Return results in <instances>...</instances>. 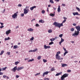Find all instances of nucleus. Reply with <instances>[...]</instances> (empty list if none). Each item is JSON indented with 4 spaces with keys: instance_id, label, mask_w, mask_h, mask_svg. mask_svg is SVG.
Here are the masks:
<instances>
[{
    "instance_id": "f257e3e1",
    "label": "nucleus",
    "mask_w": 80,
    "mask_h": 80,
    "mask_svg": "<svg viewBox=\"0 0 80 80\" xmlns=\"http://www.w3.org/2000/svg\"><path fill=\"white\" fill-rule=\"evenodd\" d=\"M53 25H55V27H58L59 28H60L61 27H63V23H60L56 22H55L53 23Z\"/></svg>"
},
{
    "instance_id": "f03ea898",
    "label": "nucleus",
    "mask_w": 80,
    "mask_h": 80,
    "mask_svg": "<svg viewBox=\"0 0 80 80\" xmlns=\"http://www.w3.org/2000/svg\"><path fill=\"white\" fill-rule=\"evenodd\" d=\"M79 33H80V32L79 31H75L74 33L72 34V36L73 37L74 36V37H76L77 36H78V35H79Z\"/></svg>"
},
{
    "instance_id": "7ed1b4c3",
    "label": "nucleus",
    "mask_w": 80,
    "mask_h": 80,
    "mask_svg": "<svg viewBox=\"0 0 80 80\" xmlns=\"http://www.w3.org/2000/svg\"><path fill=\"white\" fill-rule=\"evenodd\" d=\"M68 76V73H65L61 77L64 79H64V78H66V77H67Z\"/></svg>"
},
{
    "instance_id": "20e7f679",
    "label": "nucleus",
    "mask_w": 80,
    "mask_h": 80,
    "mask_svg": "<svg viewBox=\"0 0 80 80\" xmlns=\"http://www.w3.org/2000/svg\"><path fill=\"white\" fill-rule=\"evenodd\" d=\"M24 14H27L29 12V9H24Z\"/></svg>"
},
{
    "instance_id": "39448f33",
    "label": "nucleus",
    "mask_w": 80,
    "mask_h": 80,
    "mask_svg": "<svg viewBox=\"0 0 80 80\" xmlns=\"http://www.w3.org/2000/svg\"><path fill=\"white\" fill-rule=\"evenodd\" d=\"M56 58L58 59V60H63V58H60V55H56Z\"/></svg>"
},
{
    "instance_id": "423d86ee",
    "label": "nucleus",
    "mask_w": 80,
    "mask_h": 80,
    "mask_svg": "<svg viewBox=\"0 0 80 80\" xmlns=\"http://www.w3.org/2000/svg\"><path fill=\"white\" fill-rule=\"evenodd\" d=\"M17 13H18V12H16V13H15L12 16V17L13 18H15L16 17H17Z\"/></svg>"
},
{
    "instance_id": "0eeeda50",
    "label": "nucleus",
    "mask_w": 80,
    "mask_h": 80,
    "mask_svg": "<svg viewBox=\"0 0 80 80\" xmlns=\"http://www.w3.org/2000/svg\"><path fill=\"white\" fill-rule=\"evenodd\" d=\"M17 70V66L14 67L11 70V71H13L14 72L16 71V70Z\"/></svg>"
},
{
    "instance_id": "6e6552de",
    "label": "nucleus",
    "mask_w": 80,
    "mask_h": 80,
    "mask_svg": "<svg viewBox=\"0 0 80 80\" xmlns=\"http://www.w3.org/2000/svg\"><path fill=\"white\" fill-rule=\"evenodd\" d=\"M11 32V30H9L6 32V34L7 35H8L9 33H10Z\"/></svg>"
},
{
    "instance_id": "1a4fd4ad",
    "label": "nucleus",
    "mask_w": 80,
    "mask_h": 80,
    "mask_svg": "<svg viewBox=\"0 0 80 80\" xmlns=\"http://www.w3.org/2000/svg\"><path fill=\"white\" fill-rule=\"evenodd\" d=\"M75 28H76L77 30V31H79V32H80V26H76L75 27Z\"/></svg>"
},
{
    "instance_id": "9d476101",
    "label": "nucleus",
    "mask_w": 80,
    "mask_h": 80,
    "mask_svg": "<svg viewBox=\"0 0 80 80\" xmlns=\"http://www.w3.org/2000/svg\"><path fill=\"white\" fill-rule=\"evenodd\" d=\"M48 73H49V72L48 71L44 72L42 74V77H45V75H48Z\"/></svg>"
},
{
    "instance_id": "9b49d317",
    "label": "nucleus",
    "mask_w": 80,
    "mask_h": 80,
    "mask_svg": "<svg viewBox=\"0 0 80 80\" xmlns=\"http://www.w3.org/2000/svg\"><path fill=\"white\" fill-rule=\"evenodd\" d=\"M23 67H19L17 68V71H20V70H22V69H23Z\"/></svg>"
},
{
    "instance_id": "f8f14e48",
    "label": "nucleus",
    "mask_w": 80,
    "mask_h": 80,
    "mask_svg": "<svg viewBox=\"0 0 80 80\" xmlns=\"http://www.w3.org/2000/svg\"><path fill=\"white\" fill-rule=\"evenodd\" d=\"M44 49H47V48H50V46H47L46 45H45L44 46Z\"/></svg>"
},
{
    "instance_id": "ddd939ff",
    "label": "nucleus",
    "mask_w": 80,
    "mask_h": 80,
    "mask_svg": "<svg viewBox=\"0 0 80 80\" xmlns=\"http://www.w3.org/2000/svg\"><path fill=\"white\" fill-rule=\"evenodd\" d=\"M72 14L73 15L75 16V15H80V14H78V12H72Z\"/></svg>"
},
{
    "instance_id": "4468645a",
    "label": "nucleus",
    "mask_w": 80,
    "mask_h": 80,
    "mask_svg": "<svg viewBox=\"0 0 80 80\" xmlns=\"http://www.w3.org/2000/svg\"><path fill=\"white\" fill-rule=\"evenodd\" d=\"M60 11H61V10L60 9V6H58V12L59 13Z\"/></svg>"
},
{
    "instance_id": "2eb2a0df",
    "label": "nucleus",
    "mask_w": 80,
    "mask_h": 80,
    "mask_svg": "<svg viewBox=\"0 0 80 80\" xmlns=\"http://www.w3.org/2000/svg\"><path fill=\"white\" fill-rule=\"evenodd\" d=\"M36 7H36V6L32 7H31L30 8V10L32 11V10H33V9H34V8H36Z\"/></svg>"
},
{
    "instance_id": "dca6fc26",
    "label": "nucleus",
    "mask_w": 80,
    "mask_h": 80,
    "mask_svg": "<svg viewBox=\"0 0 80 80\" xmlns=\"http://www.w3.org/2000/svg\"><path fill=\"white\" fill-rule=\"evenodd\" d=\"M27 30L29 32H33V29L32 28H29Z\"/></svg>"
},
{
    "instance_id": "f3484780",
    "label": "nucleus",
    "mask_w": 80,
    "mask_h": 80,
    "mask_svg": "<svg viewBox=\"0 0 80 80\" xmlns=\"http://www.w3.org/2000/svg\"><path fill=\"white\" fill-rule=\"evenodd\" d=\"M61 65H62V67H67V64H65L63 63H61Z\"/></svg>"
},
{
    "instance_id": "a211bd4d",
    "label": "nucleus",
    "mask_w": 80,
    "mask_h": 80,
    "mask_svg": "<svg viewBox=\"0 0 80 80\" xmlns=\"http://www.w3.org/2000/svg\"><path fill=\"white\" fill-rule=\"evenodd\" d=\"M62 72L58 73H57L55 75V76H58L59 75L62 74Z\"/></svg>"
},
{
    "instance_id": "6ab92c4d",
    "label": "nucleus",
    "mask_w": 80,
    "mask_h": 80,
    "mask_svg": "<svg viewBox=\"0 0 80 80\" xmlns=\"http://www.w3.org/2000/svg\"><path fill=\"white\" fill-rule=\"evenodd\" d=\"M39 23H44V21L42 20V19H41L39 20Z\"/></svg>"
},
{
    "instance_id": "aec40b11",
    "label": "nucleus",
    "mask_w": 80,
    "mask_h": 80,
    "mask_svg": "<svg viewBox=\"0 0 80 80\" xmlns=\"http://www.w3.org/2000/svg\"><path fill=\"white\" fill-rule=\"evenodd\" d=\"M18 48V46L17 45H15L13 47L14 49H16V48Z\"/></svg>"
},
{
    "instance_id": "412c9836",
    "label": "nucleus",
    "mask_w": 80,
    "mask_h": 80,
    "mask_svg": "<svg viewBox=\"0 0 80 80\" xmlns=\"http://www.w3.org/2000/svg\"><path fill=\"white\" fill-rule=\"evenodd\" d=\"M48 32L49 33H51L52 32V29H50L48 31Z\"/></svg>"
},
{
    "instance_id": "4be33fe9",
    "label": "nucleus",
    "mask_w": 80,
    "mask_h": 80,
    "mask_svg": "<svg viewBox=\"0 0 80 80\" xmlns=\"http://www.w3.org/2000/svg\"><path fill=\"white\" fill-rule=\"evenodd\" d=\"M7 68V67H6L5 68H2V69H1L2 70V71H3V70H6V68Z\"/></svg>"
},
{
    "instance_id": "5701e85b",
    "label": "nucleus",
    "mask_w": 80,
    "mask_h": 80,
    "mask_svg": "<svg viewBox=\"0 0 80 80\" xmlns=\"http://www.w3.org/2000/svg\"><path fill=\"white\" fill-rule=\"evenodd\" d=\"M68 53V52L67 51H65V52L64 53L63 55L64 56H65V55L67 54V53Z\"/></svg>"
},
{
    "instance_id": "b1692460",
    "label": "nucleus",
    "mask_w": 80,
    "mask_h": 80,
    "mask_svg": "<svg viewBox=\"0 0 80 80\" xmlns=\"http://www.w3.org/2000/svg\"><path fill=\"white\" fill-rule=\"evenodd\" d=\"M54 70H55V69L54 67L53 68H52L51 69V71H54Z\"/></svg>"
},
{
    "instance_id": "393cba45",
    "label": "nucleus",
    "mask_w": 80,
    "mask_h": 80,
    "mask_svg": "<svg viewBox=\"0 0 80 80\" xmlns=\"http://www.w3.org/2000/svg\"><path fill=\"white\" fill-rule=\"evenodd\" d=\"M75 30V29H74V28H71L70 29V30L71 31V32H73V31H74V30Z\"/></svg>"
},
{
    "instance_id": "a878e982",
    "label": "nucleus",
    "mask_w": 80,
    "mask_h": 80,
    "mask_svg": "<svg viewBox=\"0 0 80 80\" xmlns=\"http://www.w3.org/2000/svg\"><path fill=\"white\" fill-rule=\"evenodd\" d=\"M61 52L60 51H59L57 52V54L56 55H59V54H60Z\"/></svg>"
},
{
    "instance_id": "bb28decb",
    "label": "nucleus",
    "mask_w": 80,
    "mask_h": 80,
    "mask_svg": "<svg viewBox=\"0 0 80 80\" xmlns=\"http://www.w3.org/2000/svg\"><path fill=\"white\" fill-rule=\"evenodd\" d=\"M19 63V62L18 61H17L15 63V65H18Z\"/></svg>"
},
{
    "instance_id": "cd10ccee",
    "label": "nucleus",
    "mask_w": 80,
    "mask_h": 80,
    "mask_svg": "<svg viewBox=\"0 0 80 80\" xmlns=\"http://www.w3.org/2000/svg\"><path fill=\"white\" fill-rule=\"evenodd\" d=\"M50 16H51V17H54L55 16V14L53 13H50Z\"/></svg>"
},
{
    "instance_id": "c85d7f7f",
    "label": "nucleus",
    "mask_w": 80,
    "mask_h": 80,
    "mask_svg": "<svg viewBox=\"0 0 80 80\" xmlns=\"http://www.w3.org/2000/svg\"><path fill=\"white\" fill-rule=\"evenodd\" d=\"M32 61H34V59H32L31 60H29L28 62H32Z\"/></svg>"
},
{
    "instance_id": "c756f323",
    "label": "nucleus",
    "mask_w": 80,
    "mask_h": 80,
    "mask_svg": "<svg viewBox=\"0 0 80 80\" xmlns=\"http://www.w3.org/2000/svg\"><path fill=\"white\" fill-rule=\"evenodd\" d=\"M1 71H2V69H1V68H0V75H3V73L0 72H1Z\"/></svg>"
},
{
    "instance_id": "7c9ffc66",
    "label": "nucleus",
    "mask_w": 80,
    "mask_h": 80,
    "mask_svg": "<svg viewBox=\"0 0 80 80\" xmlns=\"http://www.w3.org/2000/svg\"><path fill=\"white\" fill-rule=\"evenodd\" d=\"M41 57L40 56H38V60H40V59H41Z\"/></svg>"
},
{
    "instance_id": "2f4dec72",
    "label": "nucleus",
    "mask_w": 80,
    "mask_h": 80,
    "mask_svg": "<svg viewBox=\"0 0 80 80\" xmlns=\"http://www.w3.org/2000/svg\"><path fill=\"white\" fill-rule=\"evenodd\" d=\"M50 40L51 41V42H53L55 40V39L54 38H52L50 39Z\"/></svg>"
},
{
    "instance_id": "473e14b6",
    "label": "nucleus",
    "mask_w": 80,
    "mask_h": 80,
    "mask_svg": "<svg viewBox=\"0 0 80 80\" xmlns=\"http://www.w3.org/2000/svg\"><path fill=\"white\" fill-rule=\"evenodd\" d=\"M37 48H36V49H34L33 50H32V52H36V51H37Z\"/></svg>"
},
{
    "instance_id": "72a5a7b5",
    "label": "nucleus",
    "mask_w": 80,
    "mask_h": 80,
    "mask_svg": "<svg viewBox=\"0 0 80 80\" xmlns=\"http://www.w3.org/2000/svg\"><path fill=\"white\" fill-rule=\"evenodd\" d=\"M3 53H4V51H2L1 52V53L0 54V55H2Z\"/></svg>"
},
{
    "instance_id": "f704fd0d",
    "label": "nucleus",
    "mask_w": 80,
    "mask_h": 80,
    "mask_svg": "<svg viewBox=\"0 0 80 80\" xmlns=\"http://www.w3.org/2000/svg\"><path fill=\"white\" fill-rule=\"evenodd\" d=\"M10 37H8V38H5V40H10Z\"/></svg>"
},
{
    "instance_id": "c9c22d12",
    "label": "nucleus",
    "mask_w": 80,
    "mask_h": 80,
    "mask_svg": "<svg viewBox=\"0 0 80 80\" xmlns=\"http://www.w3.org/2000/svg\"><path fill=\"white\" fill-rule=\"evenodd\" d=\"M43 62H44V63H46V62H47V60L44 59H43Z\"/></svg>"
},
{
    "instance_id": "e433bc0d",
    "label": "nucleus",
    "mask_w": 80,
    "mask_h": 80,
    "mask_svg": "<svg viewBox=\"0 0 80 80\" xmlns=\"http://www.w3.org/2000/svg\"><path fill=\"white\" fill-rule=\"evenodd\" d=\"M49 2L50 3H54V2H53V0H50Z\"/></svg>"
},
{
    "instance_id": "4c0bfd02",
    "label": "nucleus",
    "mask_w": 80,
    "mask_h": 80,
    "mask_svg": "<svg viewBox=\"0 0 80 80\" xmlns=\"http://www.w3.org/2000/svg\"><path fill=\"white\" fill-rule=\"evenodd\" d=\"M52 44H53V42H50L49 43V45H52Z\"/></svg>"
},
{
    "instance_id": "58836bf2",
    "label": "nucleus",
    "mask_w": 80,
    "mask_h": 80,
    "mask_svg": "<svg viewBox=\"0 0 80 80\" xmlns=\"http://www.w3.org/2000/svg\"><path fill=\"white\" fill-rule=\"evenodd\" d=\"M61 41L62 43V42H64V39L63 38H61Z\"/></svg>"
},
{
    "instance_id": "ea45409f",
    "label": "nucleus",
    "mask_w": 80,
    "mask_h": 80,
    "mask_svg": "<svg viewBox=\"0 0 80 80\" xmlns=\"http://www.w3.org/2000/svg\"><path fill=\"white\" fill-rule=\"evenodd\" d=\"M63 36V34H61L59 35V37H60V38H62Z\"/></svg>"
},
{
    "instance_id": "a19ab883",
    "label": "nucleus",
    "mask_w": 80,
    "mask_h": 80,
    "mask_svg": "<svg viewBox=\"0 0 80 80\" xmlns=\"http://www.w3.org/2000/svg\"><path fill=\"white\" fill-rule=\"evenodd\" d=\"M40 74V73L39 72L38 73H37L35 74V76H37V75H38Z\"/></svg>"
},
{
    "instance_id": "79ce46f5",
    "label": "nucleus",
    "mask_w": 80,
    "mask_h": 80,
    "mask_svg": "<svg viewBox=\"0 0 80 80\" xmlns=\"http://www.w3.org/2000/svg\"><path fill=\"white\" fill-rule=\"evenodd\" d=\"M76 9L77 10H78V11H79V12H80V9L79 8H78L77 7H76Z\"/></svg>"
},
{
    "instance_id": "37998d69",
    "label": "nucleus",
    "mask_w": 80,
    "mask_h": 80,
    "mask_svg": "<svg viewBox=\"0 0 80 80\" xmlns=\"http://www.w3.org/2000/svg\"><path fill=\"white\" fill-rule=\"evenodd\" d=\"M34 40V37H32L30 39V40Z\"/></svg>"
},
{
    "instance_id": "c03bdc74",
    "label": "nucleus",
    "mask_w": 80,
    "mask_h": 80,
    "mask_svg": "<svg viewBox=\"0 0 80 80\" xmlns=\"http://www.w3.org/2000/svg\"><path fill=\"white\" fill-rule=\"evenodd\" d=\"M45 11L44 10H42V13L43 14V13H45Z\"/></svg>"
},
{
    "instance_id": "a18cd8bd",
    "label": "nucleus",
    "mask_w": 80,
    "mask_h": 80,
    "mask_svg": "<svg viewBox=\"0 0 80 80\" xmlns=\"http://www.w3.org/2000/svg\"><path fill=\"white\" fill-rule=\"evenodd\" d=\"M50 79L47 78H44V80H49Z\"/></svg>"
},
{
    "instance_id": "49530a36",
    "label": "nucleus",
    "mask_w": 80,
    "mask_h": 80,
    "mask_svg": "<svg viewBox=\"0 0 80 80\" xmlns=\"http://www.w3.org/2000/svg\"><path fill=\"white\" fill-rule=\"evenodd\" d=\"M66 22V19H65L63 21H62V23H64Z\"/></svg>"
},
{
    "instance_id": "de8ad7c7",
    "label": "nucleus",
    "mask_w": 80,
    "mask_h": 80,
    "mask_svg": "<svg viewBox=\"0 0 80 80\" xmlns=\"http://www.w3.org/2000/svg\"><path fill=\"white\" fill-rule=\"evenodd\" d=\"M36 27H40V25H39V24H36Z\"/></svg>"
},
{
    "instance_id": "09e8293b",
    "label": "nucleus",
    "mask_w": 80,
    "mask_h": 80,
    "mask_svg": "<svg viewBox=\"0 0 80 80\" xmlns=\"http://www.w3.org/2000/svg\"><path fill=\"white\" fill-rule=\"evenodd\" d=\"M18 7H22V5L21 4H19L18 6Z\"/></svg>"
},
{
    "instance_id": "8fccbe9b",
    "label": "nucleus",
    "mask_w": 80,
    "mask_h": 80,
    "mask_svg": "<svg viewBox=\"0 0 80 80\" xmlns=\"http://www.w3.org/2000/svg\"><path fill=\"white\" fill-rule=\"evenodd\" d=\"M7 54H8V55H10V52H7Z\"/></svg>"
},
{
    "instance_id": "3c124183",
    "label": "nucleus",
    "mask_w": 80,
    "mask_h": 80,
    "mask_svg": "<svg viewBox=\"0 0 80 80\" xmlns=\"http://www.w3.org/2000/svg\"><path fill=\"white\" fill-rule=\"evenodd\" d=\"M63 48L64 50V51H67V50H66V49L65 48H64V47H63Z\"/></svg>"
},
{
    "instance_id": "603ef678",
    "label": "nucleus",
    "mask_w": 80,
    "mask_h": 80,
    "mask_svg": "<svg viewBox=\"0 0 80 80\" xmlns=\"http://www.w3.org/2000/svg\"><path fill=\"white\" fill-rule=\"evenodd\" d=\"M21 17H23L24 16V14L23 13H22L21 14Z\"/></svg>"
},
{
    "instance_id": "864d4df0",
    "label": "nucleus",
    "mask_w": 80,
    "mask_h": 80,
    "mask_svg": "<svg viewBox=\"0 0 80 80\" xmlns=\"http://www.w3.org/2000/svg\"><path fill=\"white\" fill-rule=\"evenodd\" d=\"M5 12V9H4L3 11H2V13H4Z\"/></svg>"
},
{
    "instance_id": "5fc2aeb1",
    "label": "nucleus",
    "mask_w": 80,
    "mask_h": 80,
    "mask_svg": "<svg viewBox=\"0 0 80 80\" xmlns=\"http://www.w3.org/2000/svg\"><path fill=\"white\" fill-rule=\"evenodd\" d=\"M0 23L1 25L2 26H3V23L0 22Z\"/></svg>"
},
{
    "instance_id": "6e6d98bb",
    "label": "nucleus",
    "mask_w": 80,
    "mask_h": 80,
    "mask_svg": "<svg viewBox=\"0 0 80 80\" xmlns=\"http://www.w3.org/2000/svg\"><path fill=\"white\" fill-rule=\"evenodd\" d=\"M76 25H77V24H75V23H73V26H76Z\"/></svg>"
},
{
    "instance_id": "4d7b16f0",
    "label": "nucleus",
    "mask_w": 80,
    "mask_h": 80,
    "mask_svg": "<svg viewBox=\"0 0 80 80\" xmlns=\"http://www.w3.org/2000/svg\"><path fill=\"white\" fill-rule=\"evenodd\" d=\"M62 6H63V7H65V4H62Z\"/></svg>"
},
{
    "instance_id": "13d9d810",
    "label": "nucleus",
    "mask_w": 80,
    "mask_h": 80,
    "mask_svg": "<svg viewBox=\"0 0 80 80\" xmlns=\"http://www.w3.org/2000/svg\"><path fill=\"white\" fill-rule=\"evenodd\" d=\"M16 77L17 78H18V77H19V76H18V75H17Z\"/></svg>"
},
{
    "instance_id": "bf43d9fd",
    "label": "nucleus",
    "mask_w": 80,
    "mask_h": 80,
    "mask_svg": "<svg viewBox=\"0 0 80 80\" xmlns=\"http://www.w3.org/2000/svg\"><path fill=\"white\" fill-rule=\"evenodd\" d=\"M68 72H71V70H68Z\"/></svg>"
},
{
    "instance_id": "052dcab7",
    "label": "nucleus",
    "mask_w": 80,
    "mask_h": 80,
    "mask_svg": "<svg viewBox=\"0 0 80 80\" xmlns=\"http://www.w3.org/2000/svg\"><path fill=\"white\" fill-rule=\"evenodd\" d=\"M4 27V26H0V28H3Z\"/></svg>"
},
{
    "instance_id": "680f3d73",
    "label": "nucleus",
    "mask_w": 80,
    "mask_h": 80,
    "mask_svg": "<svg viewBox=\"0 0 80 80\" xmlns=\"http://www.w3.org/2000/svg\"><path fill=\"white\" fill-rule=\"evenodd\" d=\"M76 19H77L78 20V19H80V18H79V17H76Z\"/></svg>"
},
{
    "instance_id": "e2e57ef3",
    "label": "nucleus",
    "mask_w": 80,
    "mask_h": 80,
    "mask_svg": "<svg viewBox=\"0 0 80 80\" xmlns=\"http://www.w3.org/2000/svg\"><path fill=\"white\" fill-rule=\"evenodd\" d=\"M34 20H35V19H32L31 20L32 22H33V21H34Z\"/></svg>"
},
{
    "instance_id": "0e129e2a",
    "label": "nucleus",
    "mask_w": 80,
    "mask_h": 80,
    "mask_svg": "<svg viewBox=\"0 0 80 80\" xmlns=\"http://www.w3.org/2000/svg\"><path fill=\"white\" fill-rule=\"evenodd\" d=\"M6 77H7L5 75H4L3 76V78H6Z\"/></svg>"
},
{
    "instance_id": "69168bd1",
    "label": "nucleus",
    "mask_w": 80,
    "mask_h": 80,
    "mask_svg": "<svg viewBox=\"0 0 80 80\" xmlns=\"http://www.w3.org/2000/svg\"><path fill=\"white\" fill-rule=\"evenodd\" d=\"M62 42H59V45H61V44L62 43Z\"/></svg>"
},
{
    "instance_id": "338daca9",
    "label": "nucleus",
    "mask_w": 80,
    "mask_h": 80,
    "mask_svg": "<svg viewBox=\"0 0 80 80\" xmlns=\"http://www.w3.org/2000/svg\"><path fill=\"white\" fill-rule=\"evenodd\" d=\"M55 2H59L60 0H55Z\"/></svg>"
},
{
    "instance_id": "774afa93",
    "label": "nucleus",
    "mask_w": 80,
    "mask_h": 80,
    "mask_svg": "<svg viewBox=\"0 0 80 80\" xmlns=\"http://www.w3.org/2000/svg\"><path fill=\"white\" fill-rule=\"evenodd\" d=\"M63 18H64V19H67V18H66L65 17H63Z\"/></svg>"
}]
</instances>
